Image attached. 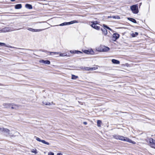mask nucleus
Instances as JSON below:
<instances>
[{
  "label": "nucleus",
  "instance_id": "obj_21",
  "mask_svg": "<svg viewBox=\"0 0 155 155\" xmlns=\"http://www.w3.org/2000/svg\"><path fill=\"white\" fill-rule=\"evenodd\" d=\"M22 7V5L21 4H18L16 5L15 6V8L16 9H20Z\"/></svg>",
  "mask_w": 155,
  "mask_h": 155
},
{
  "label": "nucleus",
  "instance_id": "obj_10",
  "mask_svg": "<svg viewBox=\"0 0 155 155\" xmlns=\"http://www.w3.org/2000/svg\"><path fill=\"white\" fill-rule=\"evenodd\" d=\"M82 51L83 52L88 54H93L94 53L92 49H90L88 50H83Z\"/></svg>",
  "mask_w": 155,
  "mask_h": 155
},
{
  "label": "nucleus",
  "instance_id": "obj_4",
  "mask_svg": "<svg viewBox=\"0 0 155 155\" xmlns=\"http://www.w3.org/2000/svg\"><path fill=\"white\" fill-rule=\"evenodd\" d=\"M13 31L12 29L10 27H5L0 30V32H6L12 31Z\"/></svg>",
  "mask_w": 155,
  "mask_h": 155
},
{
  "label": "nucleus",
  "instance_id": "obj_7",
  "mask_svg": "<svg viewBox=\"0 0 155 155\" xmlns=\"http://www.w3.org/2000/svg\"><path fill=\"white\" fill-rule=\"evenodd\" d=\"M81 69L84 71H90L96 70L97 69V67H94L93 68H89L88 67H82Z\"/></svg>",
  "mask_w": 155,
  "mask_h": 155
},
{
  "label": "nucleus",
  "instance_id": "obj_33",
  "mask_svg": "<svg viewBox=\"0 0 155 155\" xmlns=\"http://www.w3.org/2000/svg\"><path fill=\"white\" fill-rule=\"evenodd\" d=\"M54 153L52 152H50L48 153V155H54Z\"/></svg>",
  "mask_w": 155,
  "mask_h": 155
},
{
  "label": "nucleus",
  "instance_id": "obj_34",
  "mask_svg": "<svg viewBox=\"0 0 155 155\" xmlns=\"http://www.w3.org/2000/svg\"><path fill=\"white\" fill-rule=\"evenodd\" d=\"M3 127H0V132H2Z\"/></svg>",
  "mask_w": 155,
  "mask_h": 155
},
{
  "label": "nucleus",
  "instance_id": "obj_35",
  "mask_svg": "<svg viewBox=\"0 0 155 155\" xmlns=\"http://www.w3.org/2000/svg\"><path fill=\"white\" fill-rule=\"evenodd\" d=\"M132 22L134 23H136V20H130Z\"/></svg>",
  "mask_w": 155,
  "mask_h": 155
},
{
  "label": "nucleus",
  "instance_id": "obj_37",
  "mask_svg": "<svg viewBox=\"0 0 155 155\" xmlns=\"http://www.w3.org/2000/svg\"><path fill=\"white\" fill-rule=\"evenodd\" d=\"M83 124L85 125H87V123L86 122H83Z\"/></svg>",
  "mask_w": 155,
  "mask_h": 155
},
{
  "label": "nucleus",
  "instance_id": "obj_38",
  "mask_svg": "<svg viewBox=\"0 0 155 155\" xmlns=\"http://www.w3.org/2000/svg\"><path fill=\"white\" fill-rule=\"evenodd\" d=\"M128 19H131V20H132V19H134L133 18H128Z\"/></svg>",
  "mask_w": 155,
  "mask_h": 155
},
{
  "label": "nucleus",
  "instance_id": "obj_39",
  "mask_svg": "<svg viewBox=\"0 0 155 155\" xmlns=\"http://www.w3.org/2000/svg\"><path fill=\"white\" fill-rule=\"evenodd\" d=\"M15 0H11V1H12V2H14L15 1Z\"/></svg>",
  "mask_w": 155,
  "mask_h": 155
},
{
  "label": "nucleus",
  "instance_id": "obj_32",
  "mask_svg": "<svg viewBox=\"0 0 155 155\" xmlns=\"http://www.w3.org/2000/svg\"><path fill=\"white\" fill-rule=\"evenodd\" d=\"M67 54H60V56H66Z\"/></svg>",
  "mask_w": 155,
  "mask_h": 155
},
{
  "label": "nucleus",
  "instance_id": "obj_23",
  "mask_svg": "<svg viewBox=\"0 0 155 155\" xmlns=\"http://www.w3.org/2000/svg\"><path fill=\"white\" fill-rule=\"evenodd\" d=\"M97 126L98 127H101L102 124V121L101 120H98L97 121Z\"/></svg>",
  "mask_w": 155,
  "mask_h": 155
},
{
  "label": "nucleus",
  "instance_id": "obj_29",
  "mask_svg": "<svg viewBox=\"0 0 155 155\" xmlns=\"http://www.w3.org/2000/svg\"><path fill=\"white\" fill-rule=\"evenodd\" d=\"M92 24H95V25H97V24H98V22L97 21H92Z\"/></svg>",
  "mask_w": 155,
  "mask_h": 155
},
{
  "label": "nucleus",
  "instance_id": "obj_30",
  "mask_svg": "<svg viewBox=\"0 0 155 155\" xmlns=\"http://www.w3.org/2000/svg\"><path fill=\"white\" fill-rule=\"evenodd\" d=\"M48 53H50V54H51L52 53H53V54H58L59 53L58 52H48Z\"/></svg>",
  "mask_w": 155,
  "mask_h": 155
},
{
  "label": "nucleus",
  "instance_id": "obj_17",
  "mask_svg": "<svg viewBox=\"0 0 155 155\" xmlns=\"http://www.w3.org/2000/svg\"><path fill=\"white\" fill-rule=\"evenodd\" d=\"M91 25L92 28L96 30H99L100 29V26L97 25L95 24H91Z\"/></svg>",
  "mask_w": 155,
  "mask_h": 155
},
{
  "label": "nucleus",
  "instance_id": "obj_36",
  "mask_svg": "<svg viewBox=\"0 0 155 155\" xmlns=\"http://www.w3.org/2000/svg\"><path fill=\"white\" fill-rule=\"evenodd\" d=\"M57 155H62V154L61 153H58L57 154Z\"/></svg>",
  "mask_w": 155,
  "mask_h": 155
},
{
  "label": "nucleus",
  "instance_id": "obj_1",
  "mask_svg": "<svg viewBox=\"0 0 155 155\" xmlns=\"http://www.w3.org/2000/svg\"><path fill=\"white\" fill-rule=\"evenodd\" d=\"M113 137L117 140H119L124 141H126L133 144H135L136 142L132 141L131 140L127 137H125L119 135L115 134L113 136Z\"/></svg>",
  "mask_w": 155,
  "mask_h": 155
},
{
  "label": "nucleus",
  "instance_id": "obj_9",
  "mask_svg": "<svg viewBox=\"0 0 155 155\" xmlns=\"http://www.w3.org/2000/svg\"><path fill=\"white\" fill-rule=\"evenodd\" d=\"M36 140L39 142H41L43 144H45L47 145H49L50 143L46 141L45 140H41L39 137H36Z\"/></svg>",
  "mask_w": 155,
  "mask_h": 155
},
{
  "label": "nucleus",
  "instance_id": "obj_5",
  "mask_svg": "<svg viewBox=\"0 0 155 155\" xmlns=\"http://www.w3.org/2000/svg\"><path fill=\"white\" fill-rule=\"evenodd\" d=\"M109 50L110 48L108 47L103 46L101 47V48L100 49L97 50L100 52H106L108 51Z\"/></svg>",
  "mask_w": 155,
  "mask_h": 155
},
{
  "label": "nucleus",
  "instance_id": "obj_14",
  "mask_svg": "<svg viewBox=\"0 0 155 155\" xmlns=\"http://www.w3.org/2000/svg\"><path fill=\"white\" fill-rule=\"evenodd\" d=\"M19 106L18 105L11 103V108L13 109H17L19 107Z\"/></svg>",
  "mask_w": 155,
  "mask_h": 155
},
{
  "label": "nucleus",
  "instance_id": "obj_12",
  "mask_svg": "<svg viewBox=\"0 0 155 155\" xmlns=\"http://www.w3.org/2000/svg\"><path fill=\"white\" fill-rule=\"evenodd\" d=\"M40 63L44 64H50V62L48 60H40L39 61Z\"/></svg>",
  "mask_w": 155,
  "mask_h": 155
},
{
  "label": "nucleus",
  "instance_id": "obj_11",
  "mask_svg": "<svg viewBox=\"0 0 155 155\" xmlns=\"http://www.w3.org/2000/svg\"><path fill=\"white\" fill-rule=\"evenodd\" d=\"M119 34L117 33H114L113 35L112 40L113 41H115L119 38Z\"/></svg>",
  "mask_w": 155,
  "mask_h": 155
},
{
  "label": "nucleus",
  "instance_id": "obj_28",
  "mask_svg": "<svg viewBox=\"0 0 155 155\" xmlns=\"http://www.w3.org/2000/svg\"><path fill=\"white\" fill-rule=\"evenodd\" d=\"M78 78V77L77 76L74 75H72L71 78L72 79H75Z\"/></svg>",
  "mask_w": 155,
  "mask_h": 155
},
{
  "label": "nucleus",
  "instance_id": "obj_26",
  "mask_svg": "<svg viewBox=\"0 0 155 155\" xmlns=\"http://www.w3.org/2000/svg\"><path fill=\"white\" fill-rule=\"evenodd\" d=\"M70 52L71 53H77V54H78V53H82V52H81V51H70Z\"/></svg>",
  "mask_w": 155,
  "mask_h": 155
},
{
  "label": "nucleus",
  "instance_id": "obj_20",
  "mask_svg": "<svg viewBox=\"0 0 155 155\" xmlns=\"http://www.w3.org/2000/svg\"><path fill=\"white\" fill-rule=\"evenodd\" d=\"M31 153L36 154L38 153V152L37 149L35 148L31 149Z\"/></svg>",
  "mask_w": 155,
  "mask_h": 155
},
{
  "label": "nucleus",
  "instance_id": "obj_6",
  "mask_svg": "<svg viewBox=\"0 0 155 155\" xmlns=\"http://www.w3.org/2000/svg\"><path fill=\"white\" fill-rule=\"evenodd\" d=\"M150 146L152 148L155 149V141L152 138L149 139Z\"/></svg>",
  "mask_w": 155,
  "mask_h": 155
},
{
  "label": "nucleus",
  "instance_id": "obj_25",
  "mask_svg": "<svg viewBox=\"0 0 155 155\" xmlns=\"http://www.w3.org/2000/svg\"><path fill=\"white\" fill-rule=\"evenodd\" d=\"M108 18H115V19H119L120 18L118 16H108Z\"/></svg>",
  "mask_w": 155,
  "mask_h": 155
},
{
  "label": "nucleus",
  "instance_id": "obj_24",
  "mask_svg": "<svg viewBox=\"0 0 155 155\" xmlns=\"http://www.w3.org/2000/svg\"><path fill=\"white\" fill-rule=\"evenodd\" d=\"M0 46H4L5 47H9L10 48H13V47L11 46H7L5 43H4L0 42Z\"/></svg>",
  "mask_w": 155,
  "mask_h": 155
},
{
  "label": "nucleus",
  "instance_id": "obj_3",
  "mask_svg": "<svg viewBox=\"0 0 155 155\" xmlns=\"http://www.w3.org/2000/svg\"><path fill=\"white\" fill-rule=\"evenodd\" d=\"M10 131L8 129L3 127L2 132L8 133V135L11 137H15V136L12 133H10Z\"/></svg>",
  "mask_w": 155,
  "mask_h": 155
},
{
  "label": "nucleus",
  "instance_id": "obj_27",
  "mask_svg": "<svg viewBox=\"0 0 155 155\" xmlns=\"http://www.w3.org/2000/svg\"><path fill=\"white\" fill-rule=\"evenodd\" d=\"M138 35V33L137 32H135V33H133L131 34V36L132 37H135Z\"/></svg>",
  "mask_w": 155,
  "mask_h": 155
},
{
  "label": "nucleus",
  "instance_id": "obj_31",
  "mask_svg": "<svg viewBox=\"0 0 155 155\" xmlns=\"http://www.w3.org/2000/svg\"><path fill=\"white\" fill-rule=\"evenodd\" d=\"M103 26L104 27H105L106 28H107L109 30H111V29L109 28V27H107L106 25H104Z\"/></svg>",
  "mask_w": 155,
  "mask_h": 155
},
{
  "label": "nucleus",
  "instance_id": "obj_22",
  "mask_svg": "<svg viewBox=\"0 0 155 155\" xmlns=\"http://www.w3.org/2000/svg\"><path fill=\"white\" fill-rule=\"evenodd\" d=\"M25 7L26 8L29 9H31L32 8V5L28 4H26L25 5Z\"/></svg>",
  "mask_w": 155,
  "mask_h": 155
},
{
  "label": "nucleus",
  "instance_id": "obj_15",
  "mask_svg": "<svg viewBox=\"0 0 155 155\" xmlns=\"http://www.w3.org/2000/svg\"><path fill=\"white\" fill-rule=\"evenodd\" d=\"M43 104L45 105H50L52 104H53V102H50L47 100H45L43 102Z\"/></svg>",
  "mask_w": 155,
  "mask_h": 155
},
{
  "label": "nucleus",
  "instance_id": "obj_8",
  "mask_svg": "<svg viewBox=\"0 0 155 155\" xmlns=\"http://www.w3.org/2000/svg\"><path fill=\"white\" fill-rule=\"evenodd\" d=\"M77 22H77V21H76L75 20H74V21H71L69 22H64L63 23H62V24H60V25L61 26H62L65 25H69L73 24L74 23H77Z\"/></svg>",
  "mask_w": 155,
  "mask_h": 155
},
{
  "label": "nucleus",
  "instance_id": "obj_16",
  "mask_svg": "<svg viewBox=\"0 0 155 155\" xmlns=\"http://www.w3.org/2000/svg\"><path fill=\"white\" fill-rule=\"evenodd\" d=\"M11 103H6L3 104V106L5 108H10L11 107Z\"/></svg>",
  "mask_w": 155,
  "mask_h": 155
},
{
  "label": "nucleus",
  "instance_id": "obj_19",
  "mask_svg": "<svg viewBox=\"0 0 155 155\" xmlns=\"http://www.w3.org/2000/svg\"><path fill=\"white\" fill-rule=\"evenodd\" d=\"M112 62L113 64H119L120 63L119 61L114 59H112Z\"/></svg>",
  "mask_w": 155,
  "mask_h": 155
},
{
  "label": "nucleus",
  "instance_id": "obj_18",
  "mask_svg": "<svg viewBox=\"0 0 155 155\" xmlns=\"http://www.w3.org/2000/svg\"><path fill=\"white\" fill-rule=\"evenodd\" d=\"M101 31H102L103 34L104 35H106L107 34V32L106 28L105 27L101 29Z\"/></svg>",
  "mask_w": 155,
  "mask_h": 155
},
{
  "label": "nucleus",
  "instance_id": "obj_2",
  "mask_svg": "<svg viewBox=\"0 0 155 155\" xmlns=\"http://www.w3.org/2000/svg\"><path fill=\"white\" fill-rule=\"evenodd\" d=\"M130 8L132 12L134 13L137 14L138 12V5L137 4L130 6Z\"/></svg>",
  "mask_w": 155,
  "mask_h": 155
},
{
  "label": "nucleus",
  "instance_id": "obj_13",
  "mask_svg": "<svg viewBox=\"0 0 155 155\" xmlns=\"http://www.w3.org/2000/svg\"><path fill=\"white\" fill-rule=\"evenodd\" d=\"M28 30L29 31H32V32H39L40 31H41L43 30V29H34L31 28H28Z\"/></svg>",
  "mask_w": 155,
  "mask_h": 155
}]
</instances>
